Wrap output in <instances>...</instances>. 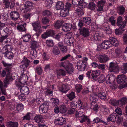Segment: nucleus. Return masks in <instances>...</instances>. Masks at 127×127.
I'll return each mask as SVG.
<instances>
[{
	"mask_svg": "<svg viewBox=\"0 0 127 127\" xmlns=\"http://www.w3.org/2000/svg\"><path fill=\"white\" fill-rule=\"evenodd\" d=\"M3 65L5 67H6L1 71L0 70V74L3 77H4L6 74H9L11 72L12 68V64L7 63L4 61L2 62Z\"/></svg>",
	"mask_w": 127,
	"mask_h": 127,
	"instance_id": "obj_1",
	"label": "nucleus"
},
{
	"mask_svg": "<svg viewBox=\"0 0 127 127\" xmlns=\"http://www.w3.org/2000/svg\"><path fill=\"white\" fill-rule=\"evenodd\" d=\"M32 26L33 28V30L36 32L35 35L38 36L43 32L40 22L36 21L32 23Z\"/></svg>",
	"mask_w": 127,
	"mask_h": 127,
	"instance_id": "obj_2",
	"label": "nucleus"
},
{
	"mask_svg": "<svg viewBox=\"0 0 127 127\" xmlns=\"http://www.w3.org/2000/svg\"><path fill=\"white\" fill-rule=\"evenodd\" d=\"M72 33L69 32L66 34L65 39H64V42L68 45H71V44L74 41V38L72 36Z\"/></svg>",
	"mask_w": 127,
	"mask_h": 127,
	"instance_id": "obj_3",
	"label": "nucleus"
},
{
	"mask_svg": "<svg viewBox=\"0 0 127 127\" xmlns=\"http://www.w3.org/2000/svg\"><path fill=\"white\" fill-rule=\"evenodd\" d=\"M21 62L22 64L20 65V67L23 69V71H25L26 68L29 65L30 61L28 60L26 57H24Z\"/></svg>",
	"mask_w": 127,
	"mask_h": 127,
	"instance_id": "obj_4",
	"label": "nucleus"
},
{
	"mask_svg": "<svg viewBox=\"0 0 127 127\" xmlns=\"http://www.w3.org/2000/svg\"><path fill=\"white\" fill-rule=\"evenodd\" d=\"M119 69V67L118 64L113 62L110 63L109 64L108 69L109 71L111 72H116Z\"/></svg>",
	"mask_w": 127,
	"mask_h": 127,
	"instance_id": "obj_5",
	"label": "nucleus"
},
{
	"mask_svg": "<svg viewBox=\"0 0 127 127\" xmlns=\"http://www.w3.org/2000/svg\"><path fill=\"white\" fill-rule=\"evenodd\" d=\"M116 79L117 83L121 85L123 84L127 81V77L124 74L118 75Z\"/></svg>",
	"mask_w": 127,
	"mask_h": 127,
	"instance_id": "obj_6",
	"label": "nucleus"
},
{
	"mask_svg": "<svg viewBox=\"0 0 127 127\" xmlns=\"http://www.w3.org/2000/svg\"><path fill=\"white\" fill-rule=\"evenodd\" d=\"M86 63L84 61L80 60L77 63V67L78 69L81 71L84 70L86 66Z\"/></svg>",
	"mask_w": 127,
	"mask_h": 127,
	"instance_id": "obj_7",
	"label": "nucleus"
},
{
	"mask_svg": "<svg viewBox=\"0 0 127 127\" xmlns=\"http://www.w3.org/2000/svg\"><path fill=\"white\" fill-rule=\"evenodd\" d=\"M33 5L32 2L29 1L25 2L24 5V7L21 8V10H24V12H26L29 11L30 9L33 6Z\"/></svg>",
	"mask_w": 127,
	"mask_h": 127,
	"instance_id": "obj_8",
	"label": "nucleus"
},
{
	"mask_svg": "<svg viewBox=\"0 0 127 127\" xmlns=\"http://www.w3.org/2000/svg\"><path fill=\"white\" fill-rule=\"evenodd\" d=\"M79 30L80 31V35L84 37H87L89 35V31L88 28L85 27L79 28Z\"/></svg>",
	"mask_w": 127,
	"mask_h": 127,
	"instance_id": "obj_9",
	"label": "nucleus"
},
{
	"mask_svg": "<svg viewBox=\"0 0 127 127\" xmlns=\"http://www.w3.org/2000/svg\"><path fill=\"white\" fill-rule=\"evenodd\" d=\"M48 106L46 103H43L39 107V111L40 113H46L48 110Z\"/></svg>",
	"mask_w": 127,
	"mask_h": 127,
	"instance_id": "obj_10",
	"label": "nucleus"
},
{
	"mask_svg": "<svg viewBox=\"0 0 127 127\" xmlns=\"http://www.w3.org/2000/svg\"><path fill=\"white\" fill-rule=\"evenodd\" d=\"M54 31L53 30H49L47 31L41 35V37L44 39H45L49 36L54 35L55 34Z\"/></svg>",
	"mask_w": 127,
	"mask_h": 127,
	"instance_id": "obj_11",
	"label": "nucleus"
},
{
	"mask_svg": "<svg viewBox=\"0 0 127 127\" xmlns=\"http://www.w3.org/2000/svg\"><path fill=\"white\" fill-rule=\"evenodd\" d=\"M10 18L13 20L16 21L20 17V14L17 11L11 12L10 14Z\"/></svg>",
	"mask_w": 127,
	"mask_h": 127,
	"instance_id": "obj_12",
	"label": "nucleus"
},
{
	"mask_svg": "<svg viewBox=\"0 0 127 127\" xmlns=\"http://www.w3.org/2000/svg\"><path fill=\"white\" fill-rule=\"evenodd\" d=\"M97 56L99 61L101 63H105L109 60L108 56L105 55H97Z\"/></svg>",
	"mask_w": 127,
	"mask_h": 127,
	"instance_id": "obj_13",
	"label": "nucleus"
},
{
	"mask_svg": "<svg viewBox=\"0 0 127 127\" xmlns=\"http://www.w3.org/2000/svg\"><path fill=\"white\" fill-rule=\"evenodd\" d=\"M65 69L68 74H71L73 73L74 69L73 67V64L72 63H68Z\"/></svg>",
	"mask_w": 127,
	"mask_h": 127,
	"instance_id": "obj_14",
	"label": "nucleus"
},
{
	"mask_svg": "<svg viewBox=\"0 0 127 127\" xmlns=\"http://www.w3.org/2000/svg\"><path fill=\"white\" fill-rule=\"evenodd\" d=\"M65 118L61 117L55 120L54 123L56 125H62L64 124L65 122Z\"/></svg>",
	"mask_w": 127,
	"mask_h": 127,
	"instance_id": "obj_15",
	"label": "nucleus"
},
{
	"mask_svg": "<svg viewBox=\"0 0 127 127\" xmlns=\"http://www.w3.org/2000/svg\"><path fill=\"white\" fill-rule=\"evenodd\" d=\"M115 79V78L112 75H108L105 77V81L107 84H111L113 83Z\"/></svg>",
	"mask_w": 127,
	"mask_h": 127,
	"instance_id": "obj_16",
	"label": "nucleus"
},
{
	"mask_svg": "<svg viewBox=\"0 0 127 127\" xmlns=\"http://www.w3.org/2000/svg\"><path fill=\"white\" fill-rule=\"evenodd\" d=\"M19 88H20V93L22 94L25 95H28L29 93V91L28 88L26 86H23L22 87H20Z\"/></svg>",
	"mask_w": 127,
	"mask_h": 127,
	"instance_id": "obj_17",
	"label": "nucleus"
},
{
	"mask_svg": "<svg viewBox=\"0 0 127 127\" xmlns=\"http://www.w3.org/2000/svg\"><path fill=\"white\" fill-rule=\"evenodd\" d=\"M110 43L108 40H105L101 43V46L103 49H106L111 46Z\"/></svg>",
	"mask_w": 127,
	"mask_h": 127,
	"instance_id": "obj_18",
	"label": "nucleus"
},
{
	"mask_svg": "<svg viewBox=\"0 0 127 127\" xmlns=\"http://www.w3.org/2000/svg\"><path fill=\"white\" fill-rule=\"evenodd\" d=\"M72 27L70 23H65L62 26V30L64 32L70 31Z\"/></svg>",
	"mask_w": 127,
	"mask_h": 127,
	"instance_id": "obj_19",
	"label": "nucleus"
},
{
	"mask_svg": "<svg viewBox=\"0 0 127 127\" xmlns=\"http://www.w3.org/2000/svg\"><path fill=\"white\" fill-rule=\"evenodd\" d=\"M109 42L110 43V44L114 46H117L118 45V42L117 39L115 38L111 37L109 38Z\"/></svg>",
	"mask_w": 127,
	"mask_h": 127,
	"instance_id": "obj_20",
	"label": "nucleus"
},
{
	"mask_svg": "<svg viewBox=\"0 0 127 127\" xmlns=\"http://www.w3.org/2000/svg\"><path fill=\"white\" fill-rule=\"evenodd\" d=\"M117 116V114L115 113H113L109 116L107 118V120L108 122L111 121L114 122L116 121Z\"/></svg>",
	"mask_w": 127,
	"mask_h": 127,
	"instance_id": "obj_21",
	"label": "nucleus"
},
{
	"mask_svg": "<svg viewBox=\"0 0 127 127\" xmlns=\"http://www.w3.org/2000/svg\"><path fill=\"white\" fill-rule=\"evenodd\" d=\"M34 120L35 122L41 124L43 121V119L42 116L40 115L35 116Z\"/></svg>",
	"mask_w": 127,
	"mask_h": 127,
	"instance_id": "obj_22",
	"label": "nucleus"
},
{
	"mask_svg": "<svg viewBox=\"0 0 127 127\" xmlns=\"http://www.w3.org/2000/svg\"><path fill=\"white\" fill-rule=\"evenodd\" d=\"M28 80L27 76L25 74H22L19 78V82L22 84L25 83Z\"/></svg>",
	"mask_w": 127,
	"mask_h": 127,
	"instance_id": "obj_23",
	"label": "nucleus"
},
{
	"mask_svg": "<svg viewBox=\"0 0 127 127\" xmlns=\"http://www.w3.org/2000/svg\"><path fill=\"white\" fill-rule=\"evenodd\" d=\"M9 75V74H8L6 75V77L4 79L3 81L5 84L4 87H7V85L9 83V82L12 81L13 80L12 78Z\"/></svg>",
	"mask_w": 127,
	"mask_h": 127,
	"instance_id": "obj_24",
	"label": "nucleus"
},
{
	"mask_svg": "<svg viewBox=\"0 0 127 127\" xmlns=\"http://www.w3.org/2000/svg\"><path fill=\"white\" fill-rule=\"evenodd\" d=\"M64 23V22L63 20H58L55 23L54 26L56 29H59L62 26Z\"/></svg>",
	"mask_w": 127,
	"mask_h": 127,
	"instance_id": "obj_25",
	"label": "nucleus"
},
{
	"mask_svg": "<svg viewBox=\"0 0 127 127\" xmlns=\"http://www.w3.org/2000/svg\"><path fill=\"white\" fill-rule=\"evenodd\" d=\"M26 23H25L23 25H19L17 27V29L19 32H24L26 30Z\"/></svg>",
	"mask_w": 127,
	"mask_h": 127,
	"instance_id": "obj_26",
	"label": "nucleus"
},
{
	"mask_svg": "<svg viewBox=\"0 0 127 127\" xmlns=\"http://www.w3.org/2000/svg\"><path fill=\"white\" fill-rule=\"evenodd\" d=\"M98 97L97 95L96 94H94L91 96V101H92L91 105H94V104H95L96 103V102L97 101L98 99Z\"/></svg>",
	"mask_w": 127,
	"mask_h": 127,
	"instance_id": "obj_27",
	"label": "nucleus"
},
{
	"mask_svg": "<svg viewBox=\"0 0 127 127\" xmlns=\"http://www.w3.org/2000/svg\"><path fill=\"white\" fill-rule=\"evenodd\" d=\"M98 71H97V70L91 71V78L95 80L99 75V72Z\"/></svg>",
	"mask_w": 127,
	"mask_h": 127,
	"instance_id": "obj_28",
	"label": "nucleus"
},
{
	"mask_svg": "<svg viewBox=\"0 0 127 127\" xmlns=\"http://www.w3.org/2000/svg\"><path fill=\"white\" fill-rule=\"evenodd\" d=\"M56 8L57 10L62 9L64 7V4L62 1H58L56 3Z\"/></svg>",
	"mask_w": 127,
	"mask_h": 127,
	"instance_id": "obj_29",
	"label": "nucleus"
},
{
	"mask_svg": "<svg viewBox=\"0 0 127 127\" xmlns=\"http://www.w3.org/2000/svg\"><path fill=\"white\" fill-rule=\"evenodd\" d=\"M97 95L98 97L100 98L101 100H104L106 99V95L105 92H100Z\"/></svg>",
	"mask_w": 127,
	"mask_h": 127,
	"instance_id": "obj_30",
	"label": "nucleus"
},
{
	"mask_svg": "<svg viewBox=\"0 0 127 127\" xmlns=\"http://www.w3.org/2000/svg\"><path fill=\"white\" fill-rule=\"evenodd\" d=\"M68 86L64 84L62 85L60 89V91L63 93H66L69 90Z\"/></svg>",
	"mask_w": 127,
	"mask_h": 127,
	"instance_id": "obj_31",
	"label": "nucleus"
},
{
	"mask_svg": "<svg viewBox=\"0 0 127 127\" xmlns=\"http://www.w3.org/2000/svg\"><path fill=\"white\" fill-rule=\"evenodd\" d=\"M84 1V0H72V1L73 5L77 6L82 4Z\"/></svg>",
	"mask_w": 127,
	"mask_h": 127,
	"instance_id": "obj_32",
	"label": "nucleus"
},
{
	"mask_svg": "<svg viewBox=\"0 0 127 127\" xmlns=\"http://www.w3.org/2000/svg\"><path fill=\"white\" fill-rule=\"evenodd\" d=\"M119 100H117L114 99H110V103L111 105L114 106H119Z\"/></svg>",
	"mask_w": 127,
	"mask_h": 127,
	"instance_id": "obj_33",
	"label": "nucleus"
},
{
	"mask_svg": "<svg viewBox=\"0 0 127 127\" xmlns=\"http://www.w3.org/2000/svg\"><path fill=\"white\" fill-rule=\"evenodd\" d=\"M94 123H103L105 125L107 124V123L102 120L100 119L98 117L95 118L93 121Z\"/></svg>",
	"mask_w": 127,
	"mask_h": 127,
	"instance_id": "obj_34",
	"label": "nucleus"
},
{
	"mask_svg": "<svg viewBox=\"0 0 127 127\" xmlns=\"http://www.w3.org/2000/svg\"><path fill=\"white\" fill-rule=\"evenodd\" d=\"M75 11L77 14L79 16H81L84 14L83 10L79 7H78Z\"/></svg>",
	"mask_w": 127,
	"mask_h": 127,
	"instance_id": "obj_35",
	"label": "nucleus"
},
{
	"mask_svg": "<svg viewBox=\"0 0 127 127\" xmlns=\"http://www.w3.org/2000/svg\"><path fill=\"white\" fill-rule=\"evenodd\" d=\"M18 123L17 122H10L8 123V127H18Z\"/></svg>",
	"mask_w": 127,
	"mask_h": 127,
	"instance_id": "obj_36",
	"label": "nucleus"
},
{
	"mask_svg": "<svg viewBox=\"0 0 127 127\" xmlns=\"http://www.w3.org/2000/svg\"><path fill=\"white\" fill-rule=\"evenodd\" d=\"M22 38L23 41L27 42H28L29 39H31V36L29 34H27L23 35Z\"/></svg>",
	"mask_w": 127,
	"mask_h": 127,
	"instance_id": "obj_37",
	"label": "nucleus"
},
{
	"mask_svg": "<svg viewBox=\"0 0 127 127\" xmlns=\"http://www.w3.org/2000/svg\"><path fill=\"white\" fill-rule=\"evenodd\" d=\"M69 13V12L64 9H62L60 12V15L63 17H64L67 15Z\"/></svg>",
	"mask_w": 127,
	"mask_h": 127,
	"instance_id": "obj_38",
	"label": "nucleus"
},
{
	"mask_svg": "<svg viewBox=\"0 0 127 127\" xmlns=\"http://www.w3.org/2000/svg\"><path fill=\"white\" fill-rule=\"evenodd\" d=\"M24 19L29 22L31 17V14L30 13H27L23 15Z\"/></svg>",
	"mask_w": 127,
	"mask_h": 127,
	"instance_id": "obj_39",
	"label": "nucleus"
},
{
	"mask_svg": "<svg viewBox=\"0 0 127 127\" xmlns=\"http://www.w3.org/2000/svg\"><path fill=\"white\" fill-rule=\"evenodd\" d=\"M121 72L123 73L127 72V63L124 64L121 68Z\"/></svg>",
	"mask_w": 127,
	"mask_h": 127,
	"instance_id": "obj_40",
	"label": "nucleus"
},
{
	"mask_svg": "<svg viewBox=\"0 0 127 127\" xmlns=\"http://www.w3.org/2000/svg\"><path fill=\"white\" fill-rule=\"evenodd\" d=\"M119 106H122L127 103V98H123L119 101Z\"/></svg>",
	"mask_w": 127,
	"mask_h": 127,
	"instance_id": "obj_41",
	"label": "nucleus"
},
{
	"mask_svg": "<svg viewBox=\"0 0 127 127\" xmlns=\"http://www.w3.org/2000/svg\"><path fill=\"white\" fill-rule=\"evenodd\" d=\"M38 43L36 41H32L31 47L32 49H35L38 47Z\"/></svg>",
	"mask_w": 127,
	"mask_h": 127,
	"instance_id": "obj_42",
	"label": "nucleus"
},
{
	"mask_svg": "<svg viewBox=\"0 0 127 127\" xmlns=\"http://www.w3.org/2000/svg\"><path fill=\"white\" fill-rule=\"evenodd\" d=\"M66 96L70 100H72L76 97L75 93L73 92H72L69 94H67Z\"/></svg>",
	"mask_w": 127,
	"mask_h": 127,
	"instance_id": "obj_43",
	"label": "nucleus"
},
{
	"mask_svg": "<svg viewBox=\"0 0 127 127\" xmlns=\"http://www.w3.org/2000/svg\"><path fill=\"white\" fill-rule=\"evenodd\" d=\"M57 75L58 77L59 76L61 75L62 76H65L66 75L65 72L63 69H60L57 72Z\"/></svg>",
	"mask_w": 127,
	"mask_h": 127,
	"instance_id": "obj_44",
	"label": "nucleus"
},
{
	"mask_svg": "<svg viewBox=\"0 0 127 127\" xmlns=\"http://www.w3.org/2000/svg\"><path fill=\"white\" fill-rule=\"evenodd\" d=\"M115 52L117 57H119L122 55L123 54L122 50L119 48H117L115 50Z\"/></svg>",
	"mask_w": 127,
	"mask_h": 127,
	"instance_id": "obj_45",
	"label": "nucleus"
},
{
	"mask_svg": "<svg viewBox=\"0 0 127 127\" xmlns=\"http://www.w3.org/2000/svg\"><path fill=\"white\" fill-rule=\"evenodd\" d=\"M83 21L86 24L89 25L91 22V20L90 17H86L83 18Z\"/></svg>",
	"mask_w": 127,
	"mask_h": 127,
	"instance_id": "obj_46",
	"label": "nucleus"
},
{
	"mask_svg": "<svg viewBox=\"0 0 127 127\" xmlns=\"http://www.w3.org/2000/svg\"><path fill=\"white\" fill-rule=\"evenodd\" d=\"M118 9V11L120 15H122L125 12V8L124 7L122 6H119L117 8Z\"/></svg>",
	"mask_w": 127,
	"mask_h": 127,
	"instance_id": "obj_47",
	"label": "nucleus"
},
{
	"mask_svg": "<svg viewBox=\"0 0 127 127\" xmlns=\"http://www.w3.org/2000/svg\"><path fill=\"white\" fill-rule=\"evenodd\" d=\"M52 14V12L48 10H44L42 12V15H43L48 17L51 15Z\"/></svg>",
	"mask_w": 127,
	"mask_h": 127,
	"instance_id": "obj_48",
	"label": "nucleus"
},
{
	"mask_svg": "<svg viewBox=\"0 0 127 127\" xmlns=\"http://www.w3.org/2000/svg\"><path fill=\"white\" fill-rule=\"evenodd\" d=\"M60 112L63 114L66 112V108L65 106L64 105L61 106L59 107Z\"/></svg>",
	"mask_w": 127,
	"mask_h": 127,
	"instance_id": "obj_49",
	"label": "nucleus"
},
{
	"mask_svg": "<svg viewBox=\"0 0 127 127\" xmlns=\"http://www.w3.org/2000/svg\"><path fill=\"white\" fill-rule=\"evenodd\" d=\"M50 21V20L47 17L43 18L41 20L42 23L44 25H46L48 24Z\"/></svg>",
	"mask_w": 127,
	"mask_h": 127,
	"instance_id": "obj_50",
	"label": "nucleus"
},
{
	"mask_svg": "<svg viewBox=\"0 0 127 127\" xmlns=\"http://www.w3.org/2000/svg\"><path fill=\"white\" fill-rule=\"evenodd\" d=\"M20 94H17V96L18 97L19 99L21 101H23L26 100V97L25 95L20 93Z\"/></svg>",
	"mask_w": 127,
	"mask_h": 127,
	"instance_id": "obj_51",
	"label": "nucleus"
},
{
	"mask_svg": "<svg viewBox=\"0 0 127 127\" xmlns=\"http://www.w3.org/2000/svg\"><path fill=\"white\" fill-rule=\"evenodd\" d=\"M100 37L99 33L97 32H95L93 35L92 36V38H94L93 40L98 41L99 39H100Z\"/></svg>",
	"mask_w": 127,
	"mask_h": 127,
	"instance_id": "obj_52",
	"label": "nucleus"
},
{
	"mask_svg": "<svg viewBox=\"0 0 127 127\" xmlns=\"http://www.w3.org/2000/svg\"><path fill=\"white\" fill-rule=\"evenodd\" d=\"M53 52L55 55H58L60 53V51L57 46H54L53 48Z\"/></svg>",
	"mask_w": 127,
	"mask_h": 127,
	"instance_id": "obj_53",
	"label": "nucleus"
},
{
	"mask_svg": "<svg viewBox=\"0 0 127 127\" xmlns=\"http://www.w3.org/2000/svg\"><path fill=\"white\" fill-rule=\"evenodd\" d=\"M31 114L30 113H28L25 115L23 117V120H30L31 119Z\"/></svg>",
	"mask_w": 127,
	"mask_h": 127,
	"instance_id": "obj_54",
	"label": "nucleus"
},
{
	"mask_svg": "<svg viewBox=\"0 0 127 127\" xmlns=\"http://www.w3.org/2000/svg\"><path fill=\"white\" fill-rule=\"evenodd\" d=\"M95 4L93 2L90 3L88 6V8L92 10L94 9L95 8Z\"/></svg>",
	"mask_w": 127,
	"mask_h": 127,
	"instance_id": "obj_55",
	"label": "nucleus"
},
{
	"mask_svg": "<svg viewBox=\"0 0 127 127\" xmlns=\"http://www.w3.org/2000/svg\"><path fill=\"white\" fill-rule=\"evenodd\" d=\"M16 107L17 110L18 111H21L24 108L23 105L21 103L17 104Z\"/></svg>",
	"mask_w": 127,
	"mask_h": 127,
	"instance_id": "obj_56",
	"label": "nucleus"
},
{
	"mask_svg": "<svg viewBox=\"0 0 127 127\" xmlns=\"http://www.w3.org/2000/svg\"><path fill=\"white\" fill-rule=\"evenodd\" d=\"M35 72L38 74L41 75L42 72L41 68L39 66L36 67L35 68Z\"/></svg>",
	"mask_w": 127,
	"mask_h": 127,
	"instance_id": "obj_57",
	"label": "nucleus"
},
{
	"mask_svg": "<svg viewBox=\"0 0 127 127\" xmlns=\"http://www.w3.org/2000/svg\"><path fill=\"white\" fill-rule=\"evenodd\" d=\"M46 43L48 47H52L54 45V43L52 40H47L46 41Z\"/></svg>",
	"mask_w": 127,
	"mask_h": 127,
	"instance_id": "obj_58",
	"label": "nucleus"
},
{
	"mask_svg": "<svg viewBox=\"0 0 127 127\" xmlns=\"http://www.w3.org/2000/svg\"><path fill=\"white\" fill-rule=\"evenodd\" d=\"M71 4L70 3L67 2L66 3L65 8L64 9L69 12V10L71 8Z\"/></svg>",
	"mask_w": 127,
	"mask_h": 127,
	"instance_id": "obj_59",
	"label": "nucleus"
},
{
	"mask_svg": "<svg viewBox=\"0 0 127 127\" xmlns=\"http://www.w3.org/2000/svg\"><path fill=\"white\" fill-rule=\"evenodd\" d=\"M78 104L77 100L73 101L71 104V106L72 108L75 109L77 107Z\"/></svg>",
	"mask_w": 127,
	"mask_h": 127,
	"instance_id": "obj_60",
	"label": "nucleus"
},
{
	"mask_svg": "<svg viewBox=\"0 0 127 127\" xmlns=\"http://www.w3.org/2000/svg\"><path fill=\"white\" fill-rule=\"evenodd\" d=\"M84 115L83 113L81 111L78 112L77 111H76L75 115L76 117H81V118Z\"/></svg>",
	"mask_w": 127,
	"mask_h": 127,
	"instance_id": "obj_61",
	"label": "nucleus"
},
{
	"mask_svg": "<svg viewBox=\"0 0 127 127\" xmlns=\"http://www.w3.org/2000/svg\"><path fill=\"white\" fill-rule=\"evenodd\" d=\"M75 88L77 92L79 93L82 89V86L80 84H77L76 85Z\"/></svg>",
	"mask_w": 127,
	"mask_h": 127,
	"instance_id": "obj_62",
	"label": "nucleus"
},
{
	"mask_svg": "<svg viewBox=\"0 0 127 127\" xmlns=\"http://www.w3.org/2000/svg\"><path fill=\"white\" fill-rule=\"evenodd\" d=\"M59 100L57 99L53 98V100L52 105L54 106H55L58 105Z\"/></svg>",
	"mask_w": 127,
	"mask_h": 127,
	"instance_id": "obj_63",
	"label": "nucleus"
},
{
	"mask_svg": "<svg viewBox=\"0 0 127 127\" xmlns=\"http://www.w3.org/2000/svg\"><path fill=\"white\" fill-rule=\"evenodd\" d=\"M91 107L94 111H97L98 109V105L96 103L94 104V105H91Z\"/></svg>",
	"mask_w": 127,
	"mask_h": 127,
	"instance_id": "obj_64",
	"label": "nucleus"
}]
</instances>
